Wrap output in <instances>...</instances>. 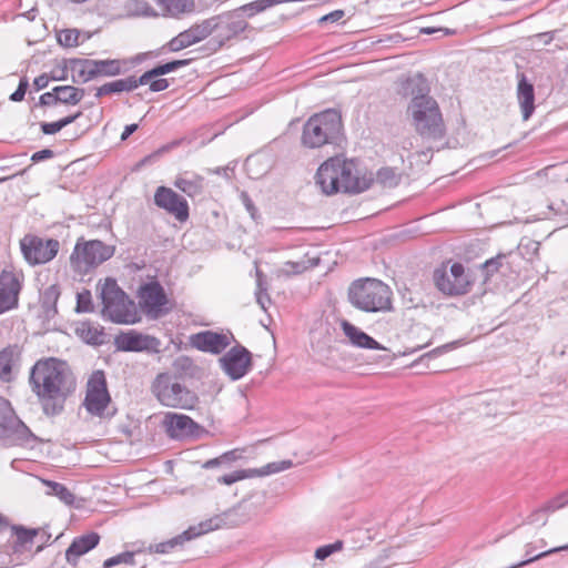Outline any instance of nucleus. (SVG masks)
I'll return each mask as SVG.
<instances>
[{
    "mask_svg": "<svg viewBox=\"0 0 568 568\" xmlns=\"http://www.w3.org/2000/svg\"><path fill=\"white\" fill-rule=\"evenodd\" d=\"M29 383L47 416L59 415L67 397L75 389V379L65 362L50 357L31 368Z\"/></svg>",
    "mask_w": 568,
    "mask_h": 568,
    "instance_id": "1",
    "label": "nucleus"
},
{
    "mask_svg": "<svg viewBox=\"0 0 568 568\" xmlns=\"http://www.w3.org/2000/svg\"><path fill=\"white\" fill-rule=\"evenodd\" d=\"M400 93L410 97L407 113L416 132L425 140H442L446 128L437 101L429 95V87L422 74L407 78L402 83Z\"/></svg>",
    "mask_w": 568,
    "mask_h": 568,
    "instance_id": "2",
    "label": "nucleus"
},
{
    "mask_svg": "<svg viewBox=\"0 0 568 568\" xmlns=\"http://www.w3.org/2000/svg\"><path fill=\"white\" fill-rule=\"evenodd\" d=\"M316 183L323 193L329 195L337 192L361 193L369 189L374 179L372 174L359 173L356 163L351 160L331 158L316 172Z\"/></svg>",
    "mask_w": 568,
    "mask_h": 568,
    "instance_id": "3",
    "label": "nucleus"
},
{
    "mask_svg": "<svg viewBox=\"0 0 568 568\" xmlns=\"http://www.w3.org/2000/svg\"><path fill=\"white\" fill-rule=\"evenodd\" d=\"M343 139L342 115L335 109L313 114L303 125L301 142L307 149L338 144Z\"/></svg>",
    "mask_w": 568,
    "mask_h": 568,
    "instance_id": "4",
    "label": "nucleus"
},
{
    "mask_svg": "<svg viewBox=\"0 0 568 568\" xmlns=\"http://www.w3.org/2000/svg\"><path fill=\"white\" fill-rule=\"evenodd\" d=\"M255 6L256 3L253 1L232 11L207 19L211 34H213L210 43L214 47V50H217L226 42L236 39L248 28L246 19L262 12L257 11Z\"/></svg>",
    "mask_w": 568,
    "mask_h": 568,
    "instance_id": "5",
    "label": "nucleus"
},
{
    "mask_svg": "<svg viewBox=\"0 0 568 568\" xmlns=\"http://www.w3.org/2000/svg\"><path fill=\"white\" fill-rule=\"evenodd\" d=\"M102 302V316L116 324H134L139 321L135 305L114 278L98 284Z\"/></svg>",
    "mask_w": 568,
    "mask_h": 568,
    "instance_id": "6",
    "label": "nucleus"
},
{
    "mask_svg": "<svg viewBox=\"0 0 568 568\" xmlns=\"http://www.w3.org/2000/svg\"><path fill=\"white\" fill-rule=\"evenodd\" d=\"M353 306L368 313L387 312L392 308V291L379 280L365 278L354 282L348 290Z\"/></svg>",
    "mask_w": 568,
    "mask_h": 568,
    "instance_id": "7",
    "label": "nucleus"
},
{
    "mask_svg": "<svg viewBox=\"0 0 568 568\" xmlns=\"http://www.w3.org/2000/svg\"><path fill=\"white\" fill-rule=\"evenodd\" d=\"M38 440L19 418L10 400L0 396V445L6 448L26 447Z\"/></svg>",
    "mask_w": 568,
    "mask_h": 568,
    "instance_id": "8",
    "label": "nucleus"
},
{
    "mask_svg": "<svg viewBox=\"0 0 568 568\" xmlns=\"http://www.w3.org/2000/svg\"><path fill=\"white\" fill-rule=\"evenodd\" d=\"M158 400L166 407L192 409L199 402L196 394L180 383L176 376L159 374L152 386Z\"/></svg>",
    "mask_w": 568,
    "mask_h": 568,
    "instance_id": "9",
    "label": "nucleus"
},
{
    "mask_svg": "<svg viewBox=\"0 0 568 568\" xmlns=\"http://www.w3.org/2000/svg\"><path fill=\"white\" fill-rule=\"evenodd\" d=\"M114 246L106 245L100 240L88 242L78 241L71 254V265L79 273H88L114 254Z\"/></svg>",
    "mask_w": 568,
    "mask_h": 568,
    "instance_id": "10",
    "label": "nucleus"
},
{
    "mask_svg": "<svg viewBox=\"0 0 568 568\" xmlns=\"http://www.w3.org/2000/svg\"><path fill=\"white\" fill-rule=\"evenodd\" d=\"M436 287L445 295L458 296L469 292L471 282L462 263H454L449 270L445 265L433 274Z\"/></svg>",
    "mask_w": 568,
    "mask_h": 568,
    "instance_id": "11",
    "label": "nucleus"
},
{
    "mask_svg": "<svg viewBox=\"0 0 568 568\" xmlns=\"http://www.w3.org/2000/svg\"><path fill=\"white\" fill-rule=\"evenodd\" d=\"M60 243L54 239H42L27 234L20 240V248L24 260L30 265L45 264L52 261L59 252Z\"/></svg>",
    "mask_w": 568,
    "mask_h": 568,
    "instance_id": "12",
    "label": "nucleus"
},
{
    "mask_svg": "<svg viewBox=\"0 0 568 568\" xmlns=\"http://www.w3.org/2000/svg\"><path fill=\"white\" fill-rule=\"evenodd\" d=\"M220 521L221 519L215 517L201 521L199 525L190 526L182 534L169 540L150 545L148 551L150 554H170L174 549L183 547L185 542L220 528Z\"/></svg>",
    "mask_w": 568,
    "mask_h": 568,
    "instance_id": "13",
    "label": "nucleus"
},
{
    "mask_svg": "<svg viewBox=\"0 0 568 568\" xmlns=\"http://www.w3.org/2000/svg\"><path fill=\"white\" fill-rule=\"evenodd\" d=\"M24 282L22 271L13 267L3 268L0 273V315L14 310L19 304V295Z\"/></svg>",
    "mask_w": 568,
    "mask_h": 568,
    "instance_id": "14",
    "label": "nucleus"
},
{
    "mask_svg": "<svg viewBox=\"0 0 568 568\" xmlns=\"http://www.w3.org/2000/svg\"><path fill=\"white\" fill-rule=\"evenodd\" d=\"M105 375L102 371L94 372L88 381L84 406L89 413L103 416L110 403Z\"/></svg>",
    "mask_w": 568,
    "mask_h": 568,
    "instance_id": "15",
    "label": "nucleus"
},
{
    "mask_svg": "<svg viewBox=\"0 0 568 568\" xmlns=\"http://www.w3.org/2000/svg\"><path fill=\"white\" fill-rule=\"evenodd\" d=\"M219 362L224 373L232 381L241 379L252 368V355L242 345H236L229 349Z\"/></svg>",
    "mask_w": 568,
    "mask_h": 568,
    "instance_id": "16",
    "label": "nucleus"
},
{
    "mask_svg": "<svg viewBox=\"0 0 568 568\" xmlns=\"http://www.w3.org/2000/svg\"><path fill=\"white\" fill-rule=\"evenodd\" d=\"M154 203L180 222L189 219L187 201L170 187L159 186L154 193Z\"/></svg>",
    "mask_w": 568,
    "mask_h": 568,
    "instance_id": "17",
    "label": "nucleus"
},
{
    "mask_svg": "<svg viewBox=\"0 0 568 568\" xmlns=\"http://www.w3.org/2000/svg\"><path fill=\"white\" fill-rule=\"evenodd\" d=\"M114 345L116 349L123 352H152L159 353L161 342L151 335H145L136 331H129L115 336Z\"/></svg>",
    "mask_w": 568,
    "mask_h": 568,
    "instance_id": "18",
    "label": "nucleus"
},
{
    "mask_svg": "<svg viewBox=\"0 0 568 568\" xmlns=\"http://www.w3.org/2000/svg\"><path fill=\"white\" fill-rule=\"evenodd\" d=\"M139 303L146 315L156 318L162 314L168 298L160 283L150 282L140 287Z\"/></svg>",
    "mask_w": 568,
    "mask_h": 568,
    "instance_id": "19",
    "label": "nucleus"
},
{
    "mask_svg": "<svg viewBox=\"0 0 568 568\" xmlns=\"http://www.w3.org/2000/svg\"><path fill=\"white\" fill-rule=\"evenodd\" d=\"M232 339V334H223L213 331L200 332L191 337L192 345L195 348L212 354H221L231 345Z\"/></svg>",
    "mask_w": 568,
    "mask_h": 568,
    "instance_id": "20",
    "label": "nucleus"
},
{
    "mask_svg": "<svg viewBox=\"0 0 568 568\" xmlns=\"http://www.w3.org/2000/svg\"><path fill=\"white\" fill-rule=\"evenodd\" d=\"M163 425L168 435L175 439L193 436L200 428L191 417L178 413H166Z\"/></svg>",
    "mask_w": 568,
    "mask_h": 568,
    "instance_id": "21",
    "label": "nucleus"
},
{
    "mask_svg": "<svg viewBox=\"0 0 568 568\" xmlns=\"http://www.w3.org/2000/svg\"><path fill=\"white\" fill-rule=\"evenodd\" d=\"M100 541L99 534L92 531L87 535L75 537L65 550V559L69 564L75 565L78 559L95 548Z\"/></svg>",
    "mask_w": 568,
    "mask_h": 568,
    "instance_id": "22",
    "label": "nucleus"
},
{
    "mask_svg": "<svg viewBox=\"0 0 568 568\" xmlns=\"http://www.w3.org/2000/svg\"><path fill=\"white\" fill-rule=\"evenodd\" d=\"M517 101L523 120L527 121L535 111V89L524 74H520L517 85Z\"/></svg>",
    "mask_w": 568,
    "mask_h": 568,
    "instance_id": "23",
    "label": "nucleus"
},
{
    "mask_svg": "<svg viewBox=\"0 0 568 568\" xmlns=\"http://www.w3.org/2000/svg\"><path fill=\"white\" fill-rule=\"evenodd\" d=\"M342 329H343L345 336L352 343V345H354L356 347L367 348V349H386L373 337H371L365 332H363L362 329H359L358 327H356L355 325L351 324L347 321H343Z\"/></svg>",
    "mask_w": 568,
    "mask_h": 568,
    "instance_id": "24",
    "label": "nucleus"
},
{
    "mask_svg": "<svg viewBox=\"0 0 568 568\" xmlns=\"http://www.w3.org/2000/svg\"><path fill=\"white\" fill-rule=\"evenodd\" d=\"M140 85H144V83L139 82V78H136L135 75H130L124 79H118L101 85L97 89L95 97L101 98L103 95L112 93L130 92L135 90Z\"/></svg>",
    "mask_w": 568,
    "mask_h": 568,
    "instance_id": "25",
    "label": "nucleus"
},
{
    "mask_svg": "<svg viewBox=\"0 0 568 568\" xmlns=\"http://www.w3.org/2000/svg\"><path fill=\"white\" fill-rule=\"evenodd\" d=\"M75 334L87 344L102 345L105 342L103 327L90 321L80 322L75 327Z\"/></svg>",
    "mask_w": 568,
    "mask_h": 568,
    "instance_id": "26",
    "label": "nucleus"
},
{
    "mask_svg": "<svg viewBox=\"0 0 568 568\" xmlns=\"http://www.w3.org/2000/svg\"><path fill=\"white\" fill-rule=\"evenodd\" d=\"M174 186L190 197L200 195L204 189V178L199 174L184 173L174 181Z\"/></svg>",
    "mask_w": 568,
    "mask_h": 568,
    "instance_id": "27",
    "label": "nucleus"
},
{
    "mask_svg": "<svg viewBox=\"0 0 568 568\" xmlns=\"http://www.w3.org/2000/svg\"><path fill=\"white\" fill-rule=\"evenodd\" d=\"M20 349L17 345H9L0 351V379H11L12 367L19 361Z\"/></svg>",
    "mask_w": 568,
    "mask_h": 568,
    "instance_id": "28",
    "label": "nucleus"
},
{
    "mask_svg": "<svg viewBox=\"0 0 568 568\" xmlns=\"http://www.w3.org/2000/svg\"><path fill=\"white\" fill-rule=\"evenodd\" d=\"M189 62L190 60H173L163 64H159L139 77V82L148 84L152 79L176 71L178 69L187 65Z\"/></svg>",
    "mask_w": 568,
    "mask_h": 568,
    "instance_id": "29",
    "label": "nucleus"
},
{
    "mask_svg": "<svg viewBox=\"0 0 568 568\" xmlns=\"http://www.w3.org/2000/svg\"><path fill=\"white\" fill-rule=\"evenodd\" d=\"M180 33L184 38L187 47H191L211 34L210 23L207 22V19H205Z\"/></svg>",
    "mask_w": 568,
    "mask_h": 568,
    "instance_id": "30",
    "label": "nucleus"
},
{
    "mask_svg": "<svg viewBox=\"0 0 568 568\" xmlns=\"http://www.w3.org/2000/svg\"><path fill=\"white\" fill-rule=\"evenodd\" d=\"M58 92L59 103L75 105L81 102L84 97V89L75 88L72 85H59L54 88Z\"/></svg>",
    "mask_w": 568,
    "mask_h": 568,
    "instance_id": "31",
    "label": "nucleus"
},
{
    "mask_svg": "<svg viewBox=\"0 0 568 568\" xmlns=\"http://www.w3.org/2000/svg\"><path fill=\"white\" fill-rule=\"evenodd\" d=\"M162 9L172 17H179L191 12L194 7L193 0H158Z\"/></svg>",
    "mask_w": 568,
    "mask_h": 568,
    "instance_id": "32",
    "label": "nucleus"
},
{
    "mask_svg": "<svg viewBox=\"0 0 568 568\" xmlns=\"http://www.w3.org/2000/svg\"><path fill=\"white\" fill-rule=\"evenodd\" d=\"M293 466V462L290 459L268 463L261 468H251L252 477H264L272 474H276Z\"/></svg>",
    "mask_w": 568,
    "mask_h": 568,
    "instance_id": "33",
    "label": "nucleus"
},
{
    "mask_svg": "<svg viewBox=\"0 0 568 568\" xmlns=\"http://www.w3.org/2000/svg\"><path fill=\"white\" fill-rule=\"evenodd\" d=\"M293 466V462L290 459L268 463L261 468H251L252 477H264L272 474H276Z\"/></svg>",
    "mask_w": 568,
    "mask_h": 568,
    "instance_id": "34",
    "label": "nucleus"
},
{
    "mask_svg": "<svg viewBox=\"0 0 568 568\" xmlns=\"http://www.w3.org/2000/svg\"><path fill=\"white\" fill-rule=\"evenodd\" d=\"M402 175L393 168H382L376 173V182L387 189L396 187Z\"/></svg>",
    "mask_w": 568,
    "mask_h": 568,
    "instance_id": "35",
    "label": "nucleus"
},
{
    "mask_svg": "<svg viewBox=\"0 0 568 568\" xmlns=\"http://www.w3.org/2000/svg\"><path fill=\"white\" fill-rule=\"evenodd\" d=\"M47 487L50 488L49 495L57 496L65 505H72L74 503V495L63 485L57 481L44 480Z\"/></svg>",
    "mask_w": 568,
    "mask_h": 568,
    "instance_id": "36",
    "label": "nucleus"
},
{
    "mask_svg": "<svg viewBox=\"0 0 568 568\" xmlns=\"http://www.w3.org/2000/svg\"><path fill=\"white\" fill-rule=\"evenodd\" d=\"M126 10L131 16L136 17L156 16L153 8L144 0H130L126 3Z\"/></svg>",
    "mask_w": 568,
    "mask_h": 568,
    "instance_id": "37",
    "label": "nucleus"
},
{
    "mask_svg": "<svg viewBox=\"0 0 568 568\" xmlns=\"http://www.w3.org/2000/svg\"><path fill=\"white\" fill-rule=\"evenodd\" d=\"M98 77H114L121 73V62L119 60H97Z\"/></svg>",
    "mask_w": 568,
    "mask_h": 568,
    "instance_id": "38",
    "label": "nucleus"
},
{
    "mask_svg": "<svg viewBox=\"0 0 568 568\" xmlns=\"http://www.w3.org/2000/svg\"><path fill=\"white\" fill-rule=\"evenodd\" d=\"M94 311V305L92 302V295L89 290H83L77 294V313H92Z\"/></svg>",
    "mask_w": 568,
    "mask_h": 568,
    "instance_id": "39",
    "label": "nucleus"
},
{
    "mask_svg": "<svg viewBox=\"0 0 568 568\" xmlns=\"http://www.w3.org/2000/svg\"><path fill=\"white\" fill-rule=\"evenodd\" d=\"M80 31L77 29H64L58 33V42L65 48L79 45Z\"/></svg>",
    "mask_w": 568,
    "mask_h": 568,
    "instance_id": "40",
    "label": "nucleus"
},
{
    "mask_svg": "<svg viewBox=\"0 0 568 568\" xmlns=\"http://www.w3.org/2000/svg\"><path fill=\"white\" fill-rule=\"evenodd\" d=\"M125 564V565H134V552L133 551H124L111 558H108L103 562V568H112L114 566Z\"/></svg>",
    "mask_w": 568,
    "mask_h": 568,
    "instance_id": "41",
    "label": "nucleus"
},
{
    "mask_svg": "<svg viewBox=\"0 0 568 568\" xmlns=\"http://www.w3.org/2000/svg\"><path fill=\"white\" fill-rule=\"evenodd\" d=\"M85 59H70L67 69H70L73 73V82H82V79L85 78V68L83 67Z\"/></svg>",
    "mask_w": 568,
    "mask_h": 568,
    "instance_id": "42",
    "label": "nucleus"
},
{
    "mask_svg": "<svg viewBox=\"0 0 568 568\" xmlns=\"http://www.w3.org/2000/svg\"><path fill=\"white\" fill-rule=\"evenodd\" d=\"M252 478L251 468L250 469H240L235 470L231 474L223 475L219 477L217 481L224 485H232L239 480Z\"/></svg>",
    "mask_w": 568,
    "mask_h": 568,
    "instance_id": "43",
    "label": "nucleus"
},
{
    "mask_svg": "<svg viewBox=\"0 0 568 568\" xmlns=\"http://www.w3.org/2000/svg\"><path fill=\"white\" fill-rule=\"evenodd\" d=\"M13 530L17 536V542L19 546H26L27 544H31L33 538L37 536V529H28L21 526L13 527Z\"/></svg>",
    "mask_w": 568,
    "mask_h": 568,
    "instance_id": "44",
    "label": "nucleus"
},
{
    "mask_svg": "<svg viewBox=\"0 0 568 568\" xmlns=\"http://www.w3.org/2000/svg\"><path fill=\"white\" fill-rule=\"evenodd\" d=\"M342 548H343V542L339 540H337L333 544H329V545L322 546L316 549L315 558L318 560H324L327 557H329L332 554H334L335 551L341 550Z\"/></svg>",
    "mask_w": 568,
    "mask_h": 568,
    "instance_id": "45",
    "label": "nucleus"
},
{
    "mask_svg": "<svg viewBox=\"0 0 568 568\" xmlns=\"http://www.w3.org/2000/svg\"><path fill=\"white\" fill-rule=\"evenodd\" d=\"M558 509H561L560 507V504H559V500H557L556 497H554L552 499L548 500L541 508L537 509L536 511H534L531 515H530V523H535L538 520V516L541 514V513H554Z\"/></svg>",
    "mask_w": 568,
    "mask_h": 568,
    "instance_id": "46",
    "label": "nucleus"
},
{
    "mask_svg": "<svg viewBox=\"0 0 568 568\" xmlns=\"http://www.w3.org/2000/svg\"><path fill=\"white\" fill-rule=\"evenodd\" d=\"M59 297V292L55 286H50L43 294V306L48 308V311L51 308L54 313L57 312L55 303Z\"/></svg>",
    "mask_w": 568,
    "mask_h": 568,
    "instance_id": "47",
    "label": "nucleus"
},
{
    "mask_svg": "<svg viewBox=\"0 0 568 568\" xmlns=\"http://www.w3.org/2000/svg\"><path fill=\"white\" fill-rule=\"evenodd\" d=\"M503 257H504L503 255H498L496 257H491V258L487 260L483 264V268L486 272L487 277L491 276L494 273H496L499 270V267L501 266Z\"/></svg>",
    "mask_w": 568,
    "mask_h": 568,
    "instance_id": "48",
    "label": "nucleus"
},
{
    "mask_svg": "<svg viewBox=\"0 0 568 568\" xmlns=\"http://www.w3.org/2000/svg\"><path fill=\"white\" fill-rule=\"evenodd\" d=\"M83 67L85 68V78L82 79V83L89 82L98 77L97 60L85 59Z\"/></svg>",
    "mask_w": 568,
    "mask_h": 568,
    "instance_id": "49",
    "label": "nucleus"
},
{
    "mask_svg": "<svg viewBox=\"0 0 568 568\" xmlns=\"http://www.w3.org/2000/svg\"><path fill=\"white\" fill-rule=\"evenodd\" d=\"M165 48L170 51V52H178V51H181L185 48H189L187 44L185 43V40L184 38L182 37L181 33H179L176 37L172 38L166 44H165Z\"/></svg>",
    "mask_w": 568,
    "mask_h": 568,
    "instance_id": "50",
    "label": "nucleus"
},
{
    "mask_svg": "<svg viewBox=\"0 0 568 568\" xmlns=\"http://www.w3.org/2000/svg\"><path fill=\"white\" fill-rule=\"evenodd\" d=\"M28 85H29L28 80L21 79L17 90L10 95V100L13 102L22 101L26 95Z\"/></svg>",
    "mask_w": 568,
    "mask_h": 568,
    "instance_id": "51",
    "label": "nucleus"
},
{
    "mask_svg": "<svg viewBox=\"0 0 568 568\" xmlns=\"http://www.w3.org/2000/svg\"><path fill=\"white\" fill-rule=\"evenodd\" d=\"M39 103L43 106H51L59 103L58 92H54V88L52 91L43 93L39 99Z\"/></svg>",
    "mask_w": 568,
    "mask_h": 568,
    "instance_id": "52",
    "label": "nucleus"
},
{
    "mask_svg": "<svg viewBox=\"0 0 568 568\" xmlns=\"http://www.w3.org/2000/svg\"><path fill=\"white\" fill-rule=\"evenodd\" d=\"M255 275H256V291L255 293H265L268 290L267 282L265 280V276L263 272L258 268L256 265L255 267Z\"/></svg>",
    "mask_w": 568,
    "mask_h": 568,
    "instance_id": "53",
    "label": "nucleus"
},
{
    "mask_svg": "<svg viewBox=\"0 0 568 568\" xmlns=\"http://www.w3.org/2000/svg\"><path fill=\"white\" fill-rule=\"evenodd\" d=\"M149 84H150V90H151L152 92H161V91H164V90H165V89H168V88H169V85H170L169 81H168L166 79H163V78H161V79H156V78H154V79H152V80L149 82Z\"/></svg>",
    "mask_w": 568,
    "mask_h": 568,
    "instance_id": "54",
    "label": "nucleus"
},
{
    "mask_svg": "<svg viewBox=\"0 0 568 568\" xmlns=\"http://www.w3.org/2000/svg\"><path fill=\"white\" fill-rule=\"evenodd\" d=\"M54 155V152L50 149H43V150H40L38 152H34L31 156V160L34 162V163H38V162H41V161H44V160H48V159H51L53 158Z\"/></svg>",
    "mask_w": 568,
    "mask_h": 568,
    "instance_id": "55",
    "label": "nucleus"
},
{
    "mask_svg": "<svg viewBox=\"0 0 568 568\" xmlns=\"http://www.w3.org/2000/svg\"><path fill=\"white\" fill-rule=\"evenodd\" d=\"M61 130H62V128H61L59 121L51 122V123H48V122L41 123V131L44 134H50V135L55 134Z\"/></svg>",
    "mask_w": 568,
    "mask_h": 568,
    "instance_id": "56",
    "label": "nucleus"
},
{
    "mask_svg": "<svg viewBox=\"0 0 568 568\" xmlns=\"http://www.w3.org/2000/svg\"><path fill=\"white\" fill-rule=\"evenodd\" d=\"M345 16L343 10H335L321 18V22H337Z\"/></svg>",
    "mask_w": 568,
    "mask_h": 568,
    "instance_id": "57",
    "label": "nucleus"
},
{
    "mask_svg": "<svg viewBox=\"0 0 568 568\" xmlns=\"http://www.w3.org/2000/svg\"><path fill=\"white\" fill-rule=\"evenodd\" d=\"M459 345V342L458 341H455V342H452V343H447L445 345H442L435 349H433L429 355H440V354H444L448 351H452L454 348H456L457 346Z\"/></svg>",
    "mask_w": 568,
    "mask_h": 568,
    "instance_id": "58",
    "label": "nucleus"
},
{
    "mask_svg": "<svg viewBox=\"0 0 568 568\" xmlns=\"http://www.w3.org/2000/svg\"><path fill=\"white\" fill-rule=\"evenodd\" d=\"M255 297L256 303L261 306V308L266 311V305L270 304L271 302L268 293H255Z\"/></svg>",
    "mask_w": 568,
    "mask_h": 568,
    "instance_id": "59",
    "label": "nucleus"
},
{
    "mask_svg": "<svg viewBox=\"0 0 568 568\" xmlns=\"http://www.w3.org/2000/svg\"><path fill=\"white\" fill-rule=\"evenodd\" d=\"M49 82L50 78L47 74H41L34 79L33 84L37 90H42L48 87Z\"/></svg>",
    "mask_w": 568,
    "mask_h": 568,
    "instance_id": "60",
    "label": "nucleus"
},
{
    "mask_svg": "<svg viewBox=\"0 0 568 568\" xmlns=\"http://www.w3.org/2000/svg\"><path fill=\"white\" fill-rule=\"evenodd\" d=\"M13 562L10 554L7 551H0V568H9Z\"/></svg>",
    "mask_w": 568,
    "mask_h": 568,
    "instance_id": "61",
    "label": "nucleus"
},
{
    "mask_svg": "<svg viewBox=\"0 0 568 568\" xmlns=\"http://www.w3.org/2000/svg\"><path fill=\"white\" fill-rule=\"evenodd\" d=\"M223 462H234L241 458V452L239 449H233L224 453L222 456Z\"/></svg>",
    "mask_w": 568,
    "mask_h": 568,
    "instance_id": "62",
    "label": "nucleus"
},
{
    "mask_svg": "<svg viewBox=\"0 0 568 568\" xmlns=\"http://www.w3.org/2000/svg\"><path fill=\"white\" fill-rule=\"evenodd\" d=\"M81 115H82V112H81V111H79V112H77L75 114L68 115V116H65V118H63V119H60V120H59V123H60L61 128L63 129L64 126H67V125H69V124H71V123H73V122H74L78 118H80Z\"/></svg>",
    "mask_w": 568,
    "mask_h": 568,
    "instance_id": "63",
    "label": "nucleus"
},
{
    "mask_svg": "<svg viewBox=\"0 0 568 568\" xmlns=\"http://www.w3.org/2000/svg\"><path fill=\"white\" fill-rule=\"evenodd\" d=\"M138 128L139 125L136 123L126 125L121 134V140L125 141L132 133L138 130Z\"/></svg>",
    "mask_w": 568,
    "mask_h": 568,
    "instance_id": "64",
    "label": "nucleus"
}]
</instances>
